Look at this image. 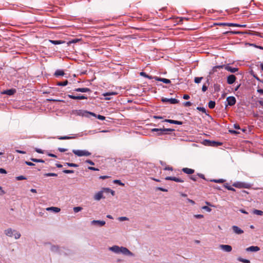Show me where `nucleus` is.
<instances>
[{
	"instance_id": "f704fd0d",
	"label": "nucleus",
	"mask_w": 263,
	"mask_h": 263,
	"mask_svg": "<svg viewBox=\"0 0 263 263\" xmlns=\"http://www.w3.org/2000/svg\"><path fill=\"white\" fill-rule=\"evenodd\" d=\"M234 127L235 129H240V130H241L242 132H245L246 129L245 128V127L244 128H241L240 127V126L239 124H234Z\"/></svg>"
},
{
	"instance_id": "5701e85b",
	"label": "nucleus",
	"mask_w": 263,
	"mask_h": 263,
	"mask_svg": "<svg viewBox=\"0 0 263 263\" xmlns=\"http://www.w3.org/2000/svg\"><path fill=\"white\" fill-rule=\"evenodd\" d=\"M233 231L237 234H241L243 233V231L237 226H234L232 227Z\"/></svg>"
},
{
	"instance_id": "0e129e2a",
	"label": "nucleus",
	"mask_w": 263,
	"mask_h": 263,
	"mask_svg": "<svg viewBox=\"0 0 263 263\" xmlns=\"http://www.w3.org/2000/svg\"><path fill=\"white\" fill-rule=\"evenodd\" d=\"M208 89V86H206L205 84H204L203 86H202V91L203 92H205V91H206Z\"/></svg>"
},
{
	"instance_id": "6e6552de",
	"label": "nucleus",
	"mask_w": 263,
	"mask_h": 263,
	"mask_svg": "<svg viewBox=\"0 0 263 263\" xmlns=\"http://www.w3.org/2000/svg\"><path fill=\"white\" fill-rule=\"evenodd\" d=\"M227 105L233 106L236 103V99L234 97H229L227 98Z\"/></svg>"
},
{
	"instance_id": "39448f33",
	"label": "nucleus",
	"mask_w": 263,
	"mask_h": 263,
	"mask_svg": "<svg viewBox=\"0 0 263 263\" xmlns=\"http://www.w3.org/2000/svg\"><path fill=\"white\" fill-rule=\"evenodd\" d=\"M79 115L88 118L90 117V116H96V114L95 113L87 110H80Z\"/></svg>"
},
{
	"instance_id": "3c124183",
	"label": "nucleus",
	"mask_w": 263,
	"mask_h": 263,
	"mask_svg": "<svg viewBox=\"0 0 263 263\" xmlns=\"http://www.w3.org/2000/svg\"><path fill=\"white\" fill-rule=\"evenodd\" d=\"M202 209L209 212H210L212 211V209L208 206H203Z\"/></svg>"
},
{
	"instance_id": "680f3d73",
	"label": "nucleus",
	"mask_w": 263,
	"mask_h": 263,
	"mask_svg": "<svg viewBox=\"0 0 263 263\" xmlns=\"http://www.w3.org/2000/svg\"><path fill=\"white\" fill-rule=\"evenodd\" d=\"M247 33H248V35H252V34H256V35H257V34L256 33H254V31L250 30H248Z\"/></svg>"
},
{
	"instance_id": "2eb2a0df",
	"label": "nucleus",
	"mask_w": 263,
	"mask_h": 263,
	"mask_svg": "<svg viewBox=\"0 0 263 263\" xmlns=\"http://www.w3.org/2000/svg\"><path fill=\"white\" fill-rule=\"evenodd\" d=\"M14 232H15V230H13L11 228H8L4 231L5 234L9 237H12Z\"/></svg>"
},
{
	"instance_id": "1a4fd4ad",
	"label": "nucleus",
	"mask_w": 263,
	"mask_h": 263,
	"mask_svg": "<svg viewBox=\"0 0 263 263\" xmlns=\"http://www.w3.org/2000/svg\"><path fill=\"white\" fill-rule=\"evenodd\" d=\"M91 225L98 226L99 227H102L105 224V221L103 220H93L91 221Z\"/></svg>"
},
{
	"instance_id": "864d4df0",
	"label": "nucleus",
	"mask_w": 263,
	"mask_h": 263,
	"mask_svg": "<svg viewBox=\"0 0 263 263\" xmlns=\"http://www.w3.org/2000/svg\"><path fill=\"white\" fill-rule=\"evenodd\" d=\"M197 176H198L199 177H200V178H202V179H203L204 180H206V178L204 177V175L203 174H202L198 173L197 174Z\"/></svg>"
},
{
	"instance_id": "79ce46f5",
	"label": "nucleus",
	"mask_w": 263,
	"mask_h": 263,
	"mask_svg": "<svg viewBox=\"0 0 263 263\" xmlns=\"http://www.w3.org/2000/svg\"><path fill=\"white\" fill-rule=\"evenodd\" d=\"M16 180H22L27 179L26 177L24 176H19L15 177Z\"/></svg>"
},
{
	"instance_id": "bf43d9fd",
	"label": "nucleus",
	"mask_w": 263,
	"mask_h": 263,
	"mask_svg": "<svg viewBox=\"0 0 263 263\" xmlns=\"http://www.w3.org/2000/svg\"><path fill=\"white\" fill-rule=\"evenodd\" d=\"M238 260L240 261H241L242 262H244V263H247V259H245V258H241V257H239L238 258Z\"/></svg>"
},
{
	"instance_id": "393cba45",
	"label": "nucleus",
	"mask_w": 263,
	"mask_h": 263,
	"mask_svg": "<svg viewBox=\"0 0 263 263\" xmlns=\"http://www.w3.org/2000/svg\"><path fill=\"white\" fill-rule=\"evenodd\" d=\"M152 132H157V135L160 136L164 134L163 131V128H153L152 129Z\"/></svg>"
},
{
	"instance_id": "69168bd1",
	"label": "nucleus",
	"mask_w": 263,
	"mask_h": 263,
	"mask_svg": "<svg viewBox=\"0 0 263 263\" xmlns=\"http://www.w3.org/2000/svg\"><path fill=\"white\" fill-rule=\"evenodd\" d=\"M164 170H168V171H173V168L172 166H167L164 168Z\"/></svg>"
},
{
	"instance_id": "aec40b11",
	"label": "nucleus",
	"mask_w": 263,
	"mask_h": 263,
	"mask_svg": "<svg viewBox=\"0 0 263 263\" xmlns=\"http://www.w3.org/2000/svg\"><path fill=\"white\" fill-rule=\"evenodd\" d=\"M74 91L81 92H91V90L88 88H76Z\"/></svg>"
},
{
	"instance_id": "f8f14e48",
	"label": "nucleus",
	"mask_w": 263,
	"mask_h": 263,
	"mask_svg": "<svg viewBox=\"0 0 263 263\" xmlns=\"http://www.w3.org/2000/svg\"><path fill=\"white\" fill-rule=\"evenodd\" d=\"M166 180H172L177 182H181L182 183L184 182V180L181 178H177L176 177H166L165 178Z\"/></svg>"
},
{
	"instance_id": "7ed1b4c3",
	"label": "nucleus",
	"mask_w": 263,
	"mask_h": 263,
	"mask_svg": "<svg viewBox=\"0 0 263 263\" xmlns=\"http://www.w3.org/2000/svg\"><path fill=\"white\" fill-rule=\"evenodd\" d=\"M204 143L206 145L217 147L222 145V143L219 141H211L209 140H205L204 141Z\"/></svg>"
},
{
	"instance_id": "a18cd8bd",
	"label": "nucleus",
	"mask_w": 263,
	"mask_h": 263,
	"mask_svg": "<svg viewBox=\"0 0 263 263\" xmlns=\"http://www.w3.org/2000/svg\"><path fill=\"white\" fill-rule=\"evenodd\" d=\"M114 182L116 184H118L120 185L123 186L124 184L120 180H115Z\"/></svg>"
},
{
	"instance_id": "c9c22d12",
	"label": "nucleus",
	"mask_w": 263,
	"mask_h": 263,
	"mask_svg": "<svg viewBox=\"0 0 263 263\" xmlns=\"http://www.w3.org/2000/svg\"><path fill=\"white\" fill-rule=\"evenodd\" d=\"M64 165H67L70 167H77L79 165L76 163L67 162L64 163Z\"/></svg>"
},
{
	"instance_id": "338daca9",
	"label": "nucleus",
	"mask_w": 263,
	"mask_h": 263,
	"mask_svg": "<svg viewBox=\"0 0 263 263\" xmlns=\"http://www.w3.org/2000/svg\"><path fill=\"white\" fill-rule=\"evenodd\" d=\"M220 85L218 84H214V89L216 91H218L219 89Z\"/></svg>"
},
{
	"instance_id": "13d9d810",
	"label": "nucleus",
	"mask_w": 263,
	"mask_h": 263,
	"mask_svg": "<svg viewBox=\"0 0 263 263\" xmlns=\"http://www.w3.org/2000/svg\"><path fill=\"white\" fill-rule=\"evenodd\" d=\"M80 39H73L71 41H70L69 42L70 43H76L77 42H78L79 41H80Z\"/></svg>"
},
{
	"instance_id": "7c9ffc66",
	"label": "nucleus",
	"mask_w": 263,
	"mask_h": 263,
	"mask_svg": "<svg viewBox=\"0 0 263 263\" xmlns=\"http://www.w3.org/2000/svg\"><path fill=\"white\" fill-rule=\"evenodd\" d=\"M57 138L59 140H69L74 138L73 137H70V136H58Z\"/></svg>"
},
{
	"instance_id": "c756f323",
	"label": "nucleus",
	"mask_w": 263,
	"mask_h": 263,
	"mask_svg": "<svg viewBox=\"0 0 263 263\" xmlns=\"http://www.w3.org/2000/svg\"><path fill=\"white\" fill-rule=\"evenodd\" d=\"M252 213L257 215H262L263 211L259 210L254 209L252 211Z\"/></svg>"
},
{
	"instance_id": "f3484780",
	"label": "nucleus",
	"mask_w": 263,
	"mask_h": 263,
	"mask_svg": "<svg viewBox=\"0 0 263 263\" xmlns=\"http://www.w3.org/2000/svg\"><path fill=\"white\" fill-rule=\"evenodd\" d=\"M163 122L170 123L171 124H175L177 125H182L183 122L182 121L171 120V119H165Z\"/></svg>"
},
{
	"instance_id": "6ab92c4d",
	"label": "nucleus",
	"mask_w": 263,
	"mask_h": 263,
	"mask_svg": "<svg viewBox=\"0 0 263 263\" xmlns=\"http://www.w3.org/2000/svg\"><path fill=\"white\" fill-rule=\"evenodd\" d=\"M16 92V90L15 89H7L6 90H4L3 92V94H5L8 96H12L14 95Z\"/></svg>"
},
{
	"instance_id": "de8ad7c7",
	"label": "nucleus",
	"mask_w": 263,
	"mask_h": 263,
	"mask_svg": "<svg viewBox=\"0 0 263 263\" xmlns=\"http://www.w3.org/2000/svg\"><path fill=\"white\" fill-rule=\"evenodd\" d=\"M59 249V248L58 246H53L51 247V250L52 251L56 252L58 251Z\"/></svg>"
},
{
	"instance_id": "6e6d98bb",
	"label": "nucleus",
	"mask_w": 263,
	"mask_h": 263,
	"mask_svg": "<svg viewBox=\"0 0 263 263\" xmlns=\"http://www.w3.org/2000/svg\"><path fill=\"white\" fill-rule=\"evenodd\" d=\"M163 133L164 132H173V131H175V129H172V128H163Z\"/></svg>"
},
{
	"instance_id": "412c9836",
	"label": "nucleus",
	"mask_w": 263,
	"mask_h": 263,
	"mask_svg": "<svg viewBox=\"0 0 263 263\" xmlns=\"http://www.w3.org/2000/svg\"><path fill=\"white\" fill-rule=\"evenodd\" d=\"M182 171L183 173L186 174H192L195 172V170L192 168H189L187 167H184L182 169Z\"/></svg>"
},
{
	"instance_id": "72a5a7b5",
	"label": "nucleus",
	"mask_w": 263,
	"mask_h": 263,
	"mask_svg": "<svg viewBox=\"0 0 263 263\" xmlns=\"http://www.w3.org/2000/svg\"><path fill=\"white\" fill-rule=\"evenodd\" d=\"M67 84H68L67 80H65V81H62V82H58L57 83V85H58V86H65L67 85Z\"/></svg>"
},
{
	"instance_id": "a878e982",
	"label": "nucleus",
	"mask_w": 263,
	"mask_h": 263,
	"mask_svg": "<svg viewBox=\"0 0 263 263\" xmlns=\"http://www.w3.org/2000/svg\"><path fill=\"white\" fill-rule=\"evenodd\" d=\"M65 74V72L63 70L58 69L57 70L54 74L55 77H59L60 76H63Z\"/></svg>"
},
{
	"instance_id": "9b49d317",
	"label": "nucleus",
	"mask_w": 263,
	"mask_h": 263,
	"mask_svg": "<svg viewBox=\"0 0 263 263\" xmlns=\"http://www.w3.org/2000/svg\"><path fill=\"white\" fill-rule=\"evenodd\" d=\"M67 96L69 98L74 100H83L87 99V97L84 95L76 96L72 95H68Z\"/></svg>"
},
{
	"instance_id": "774afa93",
	"label": "nucleus",
	"mask_w": 263,
	"mask_h": 263,
	"mask_svg": "<svg viewBox=\"0 0 263 263\" xmlns=\"http://www.w3.org/2000/svg\"><path fill=\"white\" fill-rule=\"evenodd\" d=\"M190 178L191 180H193V181H196L197 180V177H196V176H195V175L190 176Z\"/></svg>"
},
{
	"instance_id": "5fc2aeb1",
	"label": "nucleus",
	"mask_w": 263,
	"mask_h": 263,
	"mask_svg": "<svg viewBox=\"0 0 263 263\" xmlns=\"http://www.w3.org/2000/svg\"><path fill=\"white\" fill-rule=\"evenodd\" d=\"M85 162L87 163H88V164H90L91 165H95V163L92 161H91L90 160H89V159L86 160L85 161Z\"/></svg>"
},
{
	"instance_id": "2f4dec72",
	"label": "nucleus",
	"mask_w": 263,
	"mask_h": 263,
	"mask_svg": "<svg viewBox=\"0 0 263 263\" xmlns=\"http://www.w3.org/2000/svg\"><path fill=\"white\" fill-rule=\"evenodd\" d=\"M215 102L214 101H210L208 103V106L210 109H213L215 107Z\"/></svg>"
},
{
	"instance_id": "4c0bfd02",
	"label": "nucleus",
	"mask_w": 263,
	"mask_h": 263,
	"mask_svg": "<svg viewBox=\"0 0 263 263\" xmlns=\"http://www.w3.org/2000/svg\"><path fill=\"white\" fill-rule=\"evenodd\" d=\"M13 236H14V238L16 239H17L20 238V237L21 236V235L20 232H18L16 230H15V232H14Z\"/></svg>"
},
{
	"instance_id": "e2e57ef3",
	"label": "nucleus",
	"mask_w": 263,
	"mask_h": 263,
	"mask_svg": "<svg viewBox=\"0 0 263 263\" xmlns=\"http://www.w3.org/2000/svg\"><path fill=\"white\" fill-rule=\"evenodd\" d=\"M25 164H26L27 165H29V166H34L35 165V164H34L31 162H29V161H25Z\"/></svg>"
},
{
	"instance_id": "e433bc0d",
	"label": "nucleus",
	"mask_w": 263,
	"mask_h": 263,
	"mask_svg": "<svg viewBox=\"0 0 263 263\" xmlns=\"http://www.w3.org/2000/svg\"><path fill=\"white\" fill-rule=\"evenodd\" d=\"M44 176L45 177H57L58 174L53 173H48L44 174Z\"/></svg>"
},
{
	"instance_id": "8fccbe9b",
	"label": "nucleus",
	"mask_w": 263,
	"mask_h": 263,
	"mask_svg": "<svg viewBox=\"0 0 263 263\" xmlns=\"http://www.w3.org/2000/svg\"><path fill=\"white\" fill-rule=\"evenodd\" d=\"M118 219L120 221H125V220H128V218L126 217H119Z\"/></svg>"
},
{
	"instance_id": "052dcab7",
	"label": "nucleus",
	"mask_w": 263,
	"mask_h": 263,
	"mask_svg": "<svg viewBox=\"0 0 263 263\" xmlns=\"http://www.w3.org/2000/svg\"><path fill=\"white\" fill-rule=\"evenodd\" d=\"M88 169L91 171H99V169L92 166H89Z\"/></svg>"
},
{
	"instance_id": "ea45409f",
	"label": "nucleus",
	"mask_w": 263,
	"mask_h": 263,
	"mask_svg": "<svg viewBox=\"0 0 263 263\" xmlns=\"http://www.w3.org/2000/svg\"><path fill=\"white\" fill-rule=\"evenodd\" d=\"M82 210V208L81 206H76L73 208V211L75 213H78Z\"/></svg>"
},
{
	"instance_id": "4d7b16f0",
	"label": "nucleus",
	"mask_w": 263,
	"mask_h": 263,
	"mask_svg": "<svg viewBox=\"0 0 263 263\" xmlns=\"http://www.w3.org/2000/svg\"><path fill=\"white\" fill-rule=\"evenodd\" d=\"M184 105L186 107L191 106L192 105V103L191 102H185L183 103Z\"/></svg>"
},
{
	"instance_id": "4468645a",
	"label": "nucleus",
	"mask_w": 263,
	"mask_h": 263,
	"mask_svg": "<svg viewBox=\"0 0 263 263\" xmlns=\"http://www.w3.org/2000/svg\"><path fill=\"white\" fill-rule=\"evenodd\" d=\"M220 247L222 250L227 252H229L231 251L232 249V248L231 246L227 245H221L220 246Z\"/></svg>"
},
{
	"instance_id": "cd10ccee",
	"label": "nucleus",
	"mask_w": 263,
	"mask_h": 263,
	"mask_svg": "<svg viewBox=\"0 0 263 263\" xmlns=\"http://www.w3.org/2000/svg\"><path fill=\"white\" fill-rule=\"evenodd\" d=\"M259 250H260V248L257 246H251L248 248V251L257 252Z\"/></svg>"
},
{
	"instance_id": "ddd939ff",
	"label": "nucleus",
	"mask_w": 263,
	"mask_h": 263,
	"mask_svg": "<svg viewBox=\"0 0 263 263\" xmlns=\"http://www.w3.org/2000/svg\"><path fill=\"white\" fill-rule=\"evenodd\" d=\"M236 79V77L234 75L231 74L227 78V83L229 84H232L235 82Z\"/></svg>"
},
{
	"instance_id": "20e7f679",
	"label": "nucleus",
	"mask_w": 263,
	"mask_h": 263,
	"mask_svg": "<svg viewBox=\"0 0 263 263\" xmlns=\"http://www.w3.org/2000/svg\"><path fill=\"white\" fill-rule=\"evenodd\" d=\"M161 101L163 103L168 102L170 104H172L178 103L179 102V101L178 100L175 99V98L167 99L166 98H162L161 99Z\"/></svg>"
},
{
	"instance_id": "bb28decb",
	"label": "nucleus",
	"mask_w": 263,
	"mask_h": 263,
	"mask_svg": "<svg viewBox=\"0 0 263 263\" xmlns=\"http://www.w3.org/2000/svg\"><path fill=\"white\" fill-rule=\"evenodd\" d=\"M117 94V92H106L105 93H104L103 96L104 97H105V100H109L111 99V98L109 97L108 96H111V95H116Z\"/></svg>"
},
{
	"instance_id": "a19ab883",
	"label": "nucleus",
	"mask_w": 263,
	"mask_h": 263,
	"mask_svg": "<svg viewBox=\"0 0 263 263\" xmlns=\"http://www.w3.org/2000/svg\"><path fill=\"white\" fill-rule=\"evenodd\" d=\"M203 79V77H195L194 79V82L196 83H199L201 80Z\"/></svg>"
},
{
	"instance_id": "4be33fe9",
	"label": "nucleus",
	"mask_w": 263,
	"mask_h": 263,
	"mask_svg": "<svg viewBox=\"0 0 263 263\" xmlns=\"http://www.w3.org/2000/svg\"><path fill=\"white\" fill-rule=\"evenodd\" d=\"M109 250L116 253H120V247L118 246H114L109 248Z\"/></svg>"
},
{
	"instance_id": "a211bd4d",
	"label": "nucleus",
	"mask_w": 263,
	"mask_h": 263,
	"mask_svg": "<svg viewBox=\"0 0 263 263\" xmlns=\"http://www.w3.org/2000/svg\"><path fill=\"white\" fill-rule=\"evenodd\" d=\"M220 25H223V26H231V27H238V26H239V27H245L247 26L246 25H239L238 24L227 23H221Z\"/></svg>"
},
{
	"instance_id": "58836bf2",
	"label": "nucleus",
	"mask_w": 263,
	"mask_h": 263,
	"mask_svg": "<svg viewBox=\"0 0 263 263\" xmlns=\"http://www.w3.org/2000/svg\"><path fill=\"white\" fill-rule=\"evenodd\" d=\"M210 181L211 182H216V183H223L224 181V180L222 179H213V180H211Z\"/></svg>"
},
{
	"instance_id": "423d86ee",
	"label": "nucleus",
	"mask_w": 263,
	"mask_h": 263,
	"mask_svg": "<svg viewBox=\"0 0 263 263\" xmlns=\"http://www.w3.org/2000/svg\"><path fill=\"white\" fill-rule=\"evenodd\" d=\"M120 253L125 255L133 256V254L128 249L125 247H120Z\"/></svg>"
},
{
	"instance_id": "37998d69",
	"label": "nucleus",
	"mask_w": 263,
	"mask_h": 263,
	"mask_svg": "<svg viewBox=\"0 0 263 263\" xmlns=\"http://www.w3.org/2000/svg\"><path fill=\"white\" fill-rule=\"evenodd\" d=\"M197 109L202 112L203 113L206 114V109L203 107H197Z\"/></svg>"
},
{
	"instance_id": "c85d7f7f",
	"label": "nucleus",
	"mask_w": 263,
	"mask_h": 263,
	"mask_svg": "<svg viewBox=\"0 0 263 263\" xmlns=\"http://www.w3.org/2000/svg\"><path fill=\"white\" fill-rule=\"evenodd\" d=\"M233 186L239 187V188H246L247 187V184L243 183H235L233 184Z\"/></svg>"
},
{
	"instance_id": "dca6fc26",
	"label": "nucleus",
	"mask_w": 263,
	"mask_h": 263,
	"mask_svg": "<svg viewBox=\"0 0 263 263\" xmlns=\"http://www.w3.org/2000/svg\"><path fill=\"white\" fill-rule=\"evenodd\" d=\"M154 79H155V80H156L157 81L162 82L165 84H170L171 82L169 79H165V78L154 77Z\"/></svg>"
},
{
	"instance_id": "49530a36",
	"label": "nucleus",
	"mask_w": 263,
	"mask_h": 263,
	"mask_svg": "<svg viewBox=\"0 0 263 263\" xmlns=\"http://www.w3.org/2000/svg\"><path fill=\"white\" fill-rule=\"evenodd\" d=\"M248 45H249V46H254L257 48H259V49H262L263 50V47L262 46H257L254 44H250V43H248Z\"/></svg>"
},
{
	"instance_id": "09e8293b",
	"label": "nucleus",
	"mask_w": 263,
	"mask_h": 263,
	"mask_svg": "<svg viewBox=\"0 0 263 263\" xmlns=\"http://www.w3.org/2000/svg\"><path fill=\"white\" fill-rule=\"evenodd\" d=\"M95 117H97L98 119H100L101 120H104L105 119V117L104 116L100 115H96V116H95Z\"/></svg>"
},
{
	"instance_id": "c03bdc74",
	"label": "nucleus",
	"mask_w": 263,
	"mask_h": 263,
	"mask_svg": "<svg viewBox=\"0 0 263 263\" xmlns=\"http://www.w3.org/2000/svg\"><path fill=\"white\" fill-rule=\"evenodd\" d=\"M63 172L65 174H72L74 173V171L70 170H64L63 171Z\"/></svg>"
},
{
	"instance_id": "603ef678",
	"label": "nucleus",
	"mask_w": 263,
	"mask_h": 263,
	"mask_svg": "<svg viewBox=\"0 0 263 263\" xmlns=\"http://www.w3.org/2000/svg\"><path fill=\"white\" fill-rule=\"evenodd\" d=\"M156 190L161 191H162V192H167V189H164V188H162V187H157L156 188Z\"/></svg>"
},
{
	"instance_id": "b1692460",
	"label": "nucleus",
	"mask_w": 263,
	"mask_h": 263,
	"mask_svg": "<svg viewBox=\"0 0 263 263\" xmlns=\"http://www.w3.org/2000/svg\"><path fill=\"white\" fill-rule=\"evenodd\" d=\"M46 210L48 211H52L54 213H58L61 211V209L58 207L51 206L47 208Z\"/></svg>"
},
{
	"instance_id": "473e14b6",
	"label": "nucleus",
	"mask_w": 263,
	"mask_h": 263,
	"mask_svg": "<svg viewBox=\"0 0 263 263\" xmlns=\"http://www.w3.org/2000/svg\"><path fill=\"white\" fill-rule=\"evenodd\" d=\"M49 41L54 45H59L64 43L61 40H49Z\"/></svg>"
},
{
	"instance_id": "f03ea898",
	"label": "nucleus",
	"mask_w": 263,
	"mask_h": 263,
	"mask_svg": "<svg viewBox=\"0 0 263 263\" xmlns=\"http://www.w3.org/2000/svg\"><path fill=\"white\" fill-rule=\"evenodd\" d=\"M72 153L79 157L89 156L91 153L86 150L73 149Z\"/></svg>"
},
{
	"instance_id": "0eeeda50",
	"label": "nucleus",
	"mask_w": 263,
	"mask_h": 263,
	"mask_svg": "<svg viewBox=\"0 0 263 263\" xmlns=\"http://www.w3.org/2000/svg\"><path fill=\"white\" fill-rule=\"evenodd\" d=\"M222 66H224L223 67L225 68V69H226L227 70H228L232 73H235L238 71V68L232 67L231 66H230L229 64H228L226 65H222Z\"/></svg>"
},
{
	"instance_id": "f257e3e1",
	"label": "nucleus",
	"mask_w": 263,
	"mask_h": 263,
	"mask_svg": "<svg viewBox=\"0 0 263 263\" xmlns=\"http://www.w3.org/2000/svg\"><path fill=\"white\" fill-rule=\"evenodd\" d=\"M111 193L112 196L115 195V192L109 188H103L101 191H99L94 196V199L96 200H100L102 198H105V197L103 196V193Z\"/></svg>"
},
{
	"instance_id": "9d476101",
	"label": "nucleus",
	"mask_w": 263,
	"mask_h": 263,
	"mask_svg": "<svg viewBox=\"0 0 263 263\" xmlns=\"http://www.w3.org/2000/svg\"><path fill=\"white\" fill-rule=\"evenodd\" d=\"M223 67H224V66L220 65V66H215L213 68L212 70L209 72V76H208V77L207 78L206 82L208 83V84H209V78L210 77V75L212 74L215 72L217 71V69L222 68H223Z\"/></svg>"
}]
</instances>
